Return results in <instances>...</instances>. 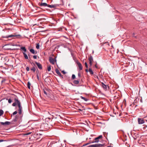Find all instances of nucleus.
<instances>
[{"label": "nucleus", "mask_w": 147, "mask_h": 147, "mask_svg": "<svg viewBox=\"0 0 147 147\" xmlns=\"http://www.w3.org/2000/svg\"><path fill=\"white\" fill-rule=\"evenodd\" d=\"M3 38H12L13 39L20 38L21 37V36L19 34H17L16 33H14L13 34L9 35L3 36H2Z\"/></svg>", "instance_id": "1"}, {"label": "nucleus", "mask_w": 147, "mask_h": 147, "mask_svg": "<svg viewBox=\"0 0 147 147\" xmlns=\"http://www.w3.org/2000/svg\"><path fill=\"white\" fill-rule=\"evenodd\" d=\"M89 61L90 67V68H89V71L90 72V74L91 75H93V72L92 71L91 67L92 65V62L93 61V58L90 55L89 57L88 58Z\"/></svg>", "instance_id": "2"}, {"label": "nucleus", "mask_w": 147, "mask_h": 147, "mask_svg": "<svg viewBox=\"0 0 147 147\" xmlns=\"http://www.w3.org/2000/svg\"><path fill=\"white\" fill-rule=\"evenodd\" d=\"M14 100L15 102L12 104V106L13 107H15L17 104L19 108V109H22V107L21 106V102L18 100V99L16 98H15L14 99Z\"/></svg>", "instance_id": "3"}, {"label": "nucleus", "mask_w": 147, "mask_h": 147, "mask_svg": "<svg viewBox=\"0 0 147 147\" xmlns=\"http://www.w3.org/2000/svg\"><path fill=\"white\" fill-rule=\"evenodd\" d=\"M14 100L15 102L12 104V106L13 107H15L17 104L19 108V109H22V107L21 106V102L18 100V99L16 98H15L14 99Z\"/></svg>", "instance_id": "4"}, {"label": "nucleus", "mask_w": 147, "mask_h": 147, "mask_svg": "<svg viewBox=\"0 0 147 147\" xmlns=\"http://www.w3.org/2000/svg\"><path fill=\"white\" fill-rule=\"evenodd\" d=\"M53 119V117H48L46 118L45 120V123L49 125V126H52L54 124V122L52 121Z\"/></svg>", "instance_id": "5"}, {"label": "nucleus", "mask_w": 147, "mask_h": 147, "mask_svg": "<svg viewBox=\"0 0 147 147\" xmlns=\"http://www.w3.org/2000/svg\"><path fill=\"white\" fill-rule=\"evenodd\" d=\"M49 125L45 123H42L40 125L41 128L43 129V130H47L49 128Z\"/></svg>", "instance_id": "6"}, {"label": "nucleus", "mask_w": 147, "mask_h": 147, "mask_svg": "<svg viewBox=\"0 0 147 147\" xmlns=\"http://www.w3.org/2000/svg\"><path fill=\"white\" fill-rule=\"evenodd\" d=\"M131 134L134 139L136 140L137 138L139 137V135L138 133L136 131H131Z\"/></svg>", "instance_id": "7"}, {"label": "nucleus", "mask_w": 147, "mask_h": 147, "mask_svg": "<svg viewBox=\"0 0 147 147\" xmlns=\"http://www.w3.org/2000/svg\"><path fill=\"white\" fill-rule=\"evenodd\" d=\"M0 59L1 61V64L4 63L5 64V62H7L9 61L8 57H0Z\"/></svg>", "instance_id": "8"}, {"label": "nucleus", "mask_w": 147, "mask_h": 147, "mask_svg": "<svg viewBox=\"0 0 147 147\" xmlns=\"http://www.w3.org/2000/svg\"><path fill=\"white\" fill-rule=\"evenodd\" d=\"M104 146L103 144H96L89 145L88 147H102Z\"/></svg>", "instance_id": "9"}, {"label": "nucleus", "mask_w": 147, "mask_h": 147, "mask_svg": "<svg viewBox=\"0 0 147 147\" xmlns=\"http://www.w3.org/2000/svg\"><path fill=\"white\" fill-rule=\"evenodd\" d=\"M61 4H55L54 5H50L48 4V7H49L51 8H55L56 7L59 6L60 5H61Z\"/></svg>", "instance_id": "10"}, {"label": "nucleus", "mask_w": 147, "mask_h": 147, "mask_svg": "<svg viewBox=\"0 0 147 147\" xmlns=\"http://www.w3.org/2000/svg\"><path fill=\"white\" fill-rule=\"evenodd\" d=\"M49 60L50 62L53 65L55 64V61H56L55 59L51 57H49Z\"/></svg>", "instance_id": "11"}, {"label": "nucleus", "mask_w": 147, "mask_h": 147, "mask_svg": "<svg viewBox=\"0 0 147 147\" xmlns=\"http://www.w3.org/2000/svg\"><path fill=\"white\" fill-rule=\"evenodd\" d=\"M47 97L49 99L52 100H55V98L54 95L52 94H48Z\"/></svg>", "instance_id": "12"}, {"label": "nucleus", "mask_w": 147, "mask_h": 147, "mask_svg": "<svg viewBox=\"0 0 147 147\" xmlns=\"http://www.w3.org/2000/svg\"><path fill=\"white\" fill-rule=\"evenodd\" d=\"M1 124L3 125H9L10 124H13L14 123L12 122H10L9 121H6L5 122H0Z\"/></svg>", "instance_id": "13"}, {"label": "nucleus", "mask_w": 147, "mask_h": 147, "mask_svg": "<svg viewBox=\"0 0 147 147\" xmlns=\"http://www.w3.org/2000/svg\"><path fill=\"white\" fill-rule=\"evenodd\" d=\"M55 71L56 73L60 77L61 79L63 78V76L61 75V73L59 71V70L57 69H55Z\"/></svg>", "instance_id": "14"}, {"label": "nucleus", "mask_w": 147, "mask_h": 147, "mask_svg": "<svg viewBox=\"0 0 147 147\" xmlns=\"http://www.w3.org/2000/svg\"><path fill=\"white\" fill-rule=\"evenodd\" d=\"M6 80V78H5L0 77V81H1L2 84H5Z\"/></svg>", "instance_id": "15"}, {"label": "nucleus", "mask_w": 147, "mask_h": 147, "mask_svg": "<svg viewBox=\"0 0 147 147\" xmlns=\"http://www.w3.org/2000/svg\"><path fill=\"white\" fill-rule=\"evenodd\" d=\"M35 64L37 65L38 69L40 70H41L42 69V65L39 63L37 62H35Z\"/></svg>", "instance_id": "16"}, {"label": "nucleus", "mask_w": 147, "mask_h": 147, "mask_svg": "<svg viewBox=\"0 0 147 147\" xmlns=\"http://www.w3.org/2000/svg\"><path fill=\"white\" fill-rule=\"evenodd\" d=\"M138 122L139 124H142L144 123V121L143 119L138 118Z\"/></svg>", "instance_id": "17"}, {"label": "nucleus", "mask_w": 147, "mask_h": 147, "mask_svg": "<svg viewBox=\"0 0 147 147\" xmlns=\"http://www.w3.org/2000/svg\"><path fill=\"white\" fill-rule=\"evenodd\" d=\"M76 63L78 66L80 70H82V66L81 64L78 61L76 62Z\"/></svg>", "instance_id": "18"}, {"label": "nucleus", "mask_w": 147, "mask_h": 147, "mask_svg": "<svg viewBox=\"0 0 147 147\" xmlns=\"http://www.w3.org/2000/svg\"><path fill=\"white\" fill-rule=\"evenodd\" d=\"M48 90L46 88H45L43 89V92L44 94H45L46 95L45 96L47 97L48 96V94L49 93L47 92Z\"/></svg>", "instance_id": "19"}, {"label": "nucleus", "mask_w": 147, "mask_h": 147, "mask_svg": "<svg viewBox=\"0 0 147 147\" xmlns=\"http://www.w3.org/2000/svg\"><path fill=\"white\" fill-rule=\"evenodd\" d=\"M101 86L105 90H107V85H105L103 82L101 83Z\"/></svg>", "instance_id": "20"}, {"label": "nucleus", "mask_w": 147, "mask_h": 147, "mask_svg": "<svg viewBox=\"0 0 147 147\" xmlns=\"http://www.w3.org/2000/svg\"><path fill=\"white\" fill-rule=\"evenodd\" d=\"M39 5L40 6H44V7H46V6L48 7V4H47L46 3H40V4L39 3Z\"/></svg>", "instance_id": "21"}, {"label": "nucleus", "mask_w": 147, "mask_h": 147, "mask_svg": "<svg viewBox=\"0 0 147 147\" xmlns=\"http://www.w3.org/2000/svg\"><path fill=\"white\" fill-rule=\"evenodd\" d=\"M19 117V116L18 115H17L15 116L14 119L13 121H12L11 122L13 123V122H16L18 121V119Z\"/></svg>", "instance_id": "22"}, {"label": "nucleus", "mask_w": 147, "mask_h": 147, "mask_svg": "<svg viewBox=\"0 0 147 147\" xmlns=\"http://www.w3.org/2000/svg\"><path fill=\"white\" fill-rule=\"evenodd\" d=\"M30 51L33 54H36L37 53V52L36 51H35L33 49H30Z\"/></svg>", "instance_id": "23"}, {"label": "nucleus", "mask_w": 147, "mask_h": 147, "mask_svg": "<svg viewBox=\"0 0 147 147\" xmlns=\"http://www.w3.org/2000/svg\"><path fill=\"white\" fill-rule=\"evenodd\" d=\"M98 139L97 138H95L91 142V143H96L98 142Z\"/></svg>", "instance_id": "24"}, {"label": "nucleus", "mask_w": 147, "mask_h": 147, "mask_svg": "<svg viewBox=\"0 0 147 147\" xmlns=\"http://www.w3.org/2000/svg\"><path fill=\"white\" fill-rule=\"evenodd\" d=\"M20 49L23 50L24 51V52L25 53L27 51V50L25 47H22L20 48Z\"/></svg>", "instance_id": "25"}, {"label": "nucleus", "mask_w": 147, "mask_h": 147, "mask_svg": "<svg viewBox=\"0 0 147 147\" xmlns=\"http://www.w3.org/2000/svg\"><path fill=\"white\" fill-rule=\"evenodd\" d=\"M24 56L25 58L26 59H28V57L27 54L24 52H23Z\"/></svg>", "instance_id": "26"}, {"label": "nucleus", "mask_w": 147, "mask_h": 147, "mask_svg": "<svg viewBox=\"0 0 147 147\" xmlns=\"http://www.w3.org/2000/svg\"><path fill=\"white\" fill-rule=\"evenodd\" d=\"M79 81L78 80H75L73 81V83L74 84H79Z\"/></svg>", "instance_id": "27"}, {"label": "nucleus", "mask_w": 147, "mask_h": 147, "mask_svg": "<svg viewBox=\"0 0 147 147\" xmlns=\"http://www.w3.org/2000/svg\"><path fill=\"white\" fill-rule=\"evenodd\" d=\"M80 97V98L81 99L84 100V101H88V99H87V98H85L84 97H83L82 96H81Z\"/></svg>", "instance_id": "28"}, {"label": "nucleus", "mask_w": 147, "mask_h": 147, "mask_svg": "<svg viewBox=\"0 0 147 147\" xmlns=\"http://www.w3.org/2000/svg\"><path fill=\"white\" fill-rule=\"evenodd\" d=\"M3 113H4L3 111L2 110L0 109V116H1L2 115H3Z\"/></svg>", "instance_id": "29"}, {"label": "nucleus", "mask_w": 147, "mask_h": 147, "mask_svg": "<svg viewBox=\"0 0 147 147\" xmlns=\"http://www.w3.org/2000/svg\"><path fill=\"white\" fill-rule=\"evenodd\" d=\"M30 70L32 71L33 72H34L35 71L36 69L34 67H33L31 68Z\"/></svg>", "instance_id": "30"}, {"label": "nucleus", "mask_w": 147, "mask_h": 147, "mask_svg": "<svg viewBox=\"0 0 147 147\" xmlns=\"http://www.w3.org/2000/svg\"><path fill=\"white\" fill-rule=\"evenodd\" d=\"M143 128L144 130H147V125H143Z\"/></svg>", "instance_id": "31"}, {"label": "nucleus", "mask_w": 147, "mask_h": 147, "mask_svg": "<svg viewBox=\"0 0 147 147\" xmlns=\"http://www.w3.org/2000/svg\"><path fill=\"white\" fill-rule=\"evenodd\" d=\"M30 82H28V84H27V86H28V88L29 89H30Z\"/></svg>", "instance_id": "32"}, {"label": "nucleus", "mask_w": 147, "mask_h": 147, "mask_svg": "<svg viewBox=\"0 0 147 147\" xmlns=\"http://www.w3.org/2000/svg\"><path fill=\"white\" fill-rule=\"evenodd\" d=\"M40 45L39 43H37L36 44V48L38 49H39Z\"/></svg>", "instance_id": "33"}, {"label": "nucleus", "mask_w": 147, "mask_h": 147, "mask_svg": "<svg viewBox=\"0 0 147 147\" xmlns=\"http://www.w3.org/2000/svg\"><path fill=\"white\" fill-rule=\"evenodd\" d=\"M22 109H18V113L19 114H21L22 113Z\"/></svg>", "instance_id": "34"}, {"label": "nucleus", "mask_w": 147, "mask_h": 147, "mask_svg": "<svg viewBox=\"0 0 147 147\" xmlns=\"http://www.w3.org/2000/svg\"><path fill=\"white\" fill-rule=\"evenodd\" d=\"M76 78V76L75 75L72 74L71 77L72 80H74Z\"/></svg>", "instance_id": "35"}, {"label": "nucleus", "mask_w": 147, "mask_h": 147, "mask_svg": "<svg viewBox=\"0 0 147 147\" xmlns=\"http://www.w3.org/2000/svg\"><path fill=\"white\" fill-rule=\"evenodd\" d=\"M47 69L48 71H50L51 70V66L50 65L48 66V67Z\"/></svg>", "instance_id": "36"}, {"label": "nucleus", "mask_w": 147, "mask_h": 147, "mask_svg": "<svg viewBox=\"0 0 147 147\" xmlns=\"http://www.w3.org/2000/svg\"><path fill=\"white\" fill-rule=\"evenodd\" d=\"M8 102L9 103H11L12 102V100L11 98H9L8 100Z\"/></svg>", "instance_id": "37"}, {"label": "nucleus", "mask_w": 147, "mask_h": 147, "mask_svg": "<svg viewBox=\"0 0 147 147\" xmlns=\"http://www.w3.org/2000/svg\"><path fill=\"white\" fill-rule=\"evenodd\" d=\"M17 113H18L17 111H16L13 113L12 115H15Z\"/></svg>", "instance_id": "38"}, {"label": "nucleus", "mask_w": 147, "mask_h": 147, "mask_svg": "<svg viewBox=\"0 0 147 147\" xmlns=\"http://www.w3.org/2000/svg\"><path fill=\"white\" fill-rule=\"evenodd\" d=\"M36 77H37V79L38 80H40V79H39V76H38V73L37 74H36Z\"/></svg>", "instance_id": "39"}, {"label": "nucleus", "mask_w": 147, "mask_h": 147, "mask_svg": "<svg viewBox=\"0 0 147 147\" xmlns=\"http://www.w3.org/2000/svg\"><path fill=\"white\" fill-rule=\"evenodd\" d=\"M85 66L87 68H88V65H87V63H86V62H85Z\"/></svg>", "instance_id": "40"}, {"label": "nucleus", "mask_w": 147, "mask_h": 147, "mask_svg": "<svg viewBox=\"0 0 147 147\" xmlns=\"http://www.w3.org/2000/svg\"><path fill=\"white\" fill-rule=\"evenodd\" d=\"M26 69L27 71H29L30 70L29 67H26Z\"/></svg>", "instance_id": "41"}, {"label": "nucleus", "mask_w": 147, "mask_h": 147, "mask_svg": "<svg viewBox=\"0 0 147 147\" xmlns=\"http://www.w3.org/2000/svg\"><path fill=\"white\" fill-rule=\"evenodd\" d=\"M102 137V135H100L99 136H98V137H97V139L98 138V139H100V138H101Z\"/></svg>", "instance_id": "42"}, {"label": "nucleus", "mask_w": 147, "mask_h": 147, "mask_svg": "<svg viewBox=\"0 0 147 147\" xmlns=\"http://www.w3.org/2000/svg\"><path fill=\"white\" fill-rule=\"evenodd\" d=\"M33 57L34 59H37V57L36 55H34L33 56Z\"/></svg>", "instance_id": "43"}, {"label": "nucleus", "mask_w": 147, "mask_h": 147, "mask_svg": "<svg viewBox=\"0 0 147 147\" xmlns=\"http://www.w3.org/2000/svg\"><path fill=\"white\" fill-rule=\"evenodd\" d=\"M3 31H4V32L6 31L7 32H8V30L7 29H5L3 30Z\"/></svg>", "instance_id": "44"}, {"label": "nucleus", "mask_w": 147, "mask_h": 147, "mask_svg": "<svg viewBox=\"0 0 147 147\" xmlns=\"http://www.w3.org/2000/svg\"><path fill=\"white\" fill-rule=\"evenodd\" d=\"M78 76L79 77H81V74L80 73V72H79L78 74Z\"/></svg>", "instance_id": "45"}, {"label": "nucleus", "mask_w": 147, "mask_h": 147, "mask_svg": "<svg viewBox=\"0 0 147 147\" xmlns=\"http://www.w3.org/2000/svg\"><path fill=\"white\" fill-rule=\"evenodd\" d=\"M96 64L95 65V67H96V68H98V66L96 65H97V63H96Z\"/></svg>", "instance_id": "46"}, {"label": "nucleus", "mask_w": 147, "mask_h": 147, "mask_svg": "<svg viewBox=\"0 0 147 147\" xmlns=\"http://www.w3.org/2000/svg\"><path fill=\"white\" fill-rule=\"evenodd\" d=\"M62 72L63 74H65L66 73V72H65V71H62Z\"/></svg>", "instance_id": "47"}, {"label": "nucleus", "mask_w": 147, "mask_h": 147, "mask_svg": "<svg viewBox=\"0 0 147 147\" xmlns=\"http://www.w3.org/2000/svg\"><path fill=\"white\" fill-rule=\"evenodd\" d=\"M89 144V143H87V144H84V145H83V146H86V145H87L88 144Z\"/></svg>", "instance_id": "48"}, {"label": "nucleus", "mask_w": 147, "mask_h": 147, "mask_svg": "<svg viewBox=\"0 0 147 147\" xmlns=\"http://www.w3.org/2000/svg\"><path fill=\"white\" fill-rule=\"evenodd\" d=\"M4 141V140H0V143L3 142Z\"/></svg>", "instance_id": "49"}, {"label": "nucleus", "mask_w": 147, "mask_h": 147, "mask_svg": "<svg viewBox=\"0 0 147 147\" xmlns=\"http://www.w3.org/2000/svg\"><path fill=\"white\" fill-rule=\"evenodd\" d=\"M85 71H86V72H88L89 71V70H88L87 68L86 69Z\"/></svg>", "instance_id": "50"}, {"label": "nucleus", "mask_w": 147, "mask_h": 147, "mask_svg": "<svg viewBox=\"0 0 147 147\" xmlns=\"http://www.w3.org/2000/svg\"><path fill=\"white\" fill-rule=\"evenodd\" d=\"M30 63L31 64H33L34 66H35V64L34 63H33V62H32V63L30 62Z\"/></svg>", "instance_id": "51"}, {"label": "nucleus", "mask_w": 147, "mask_h": 147, "mask_svg": "<svg viewBox=\"0 0 147 147\" xmlns=\"http://www.w3.org/2000/svg\"><path fill=\"white\" fill-rule=\"evenodd\" d=\"M98 124H101L102 123L101 122H98Z\"/></svg>", "instance_id": "52"}, {"label": "nucleus", "mask_w": 147, "mask_h": 147, "mask_svg": "<svg viewBox=\"0 0 147 147\" xmlns=\"http://www.w3.org/2000/svg\"><path fill=\"white\" fill-rule=\"evenodd\" d=\"M107 147H111V146H107Z\"/></svg>", "instance_id": "53"}, {"label": "nucleus", "mask_w": 147, "mask_h": 147, "mask_svg": "<svg viewBox=\"0 0 147 147\" xmlns=\"http://www.w3.org/2000/svg\"><path fill=\"white\" fill-rule=\"evenodd\" d=\"M12 95H14V96H15V95H14V94H12ZM15 96H16L15 95Z\"/></svg>", "instance_id": "54"}, {"label": "nucleus", "mask_w": 147, "mask_h": 147, "mask_svg": "<svg viewBox=\"0 0 147 147\" xmlns=\"http://www.w3.org/2000/svg\"><path fill=\"white\" fill-rule=\"evenodd\" d=\"M97 36H99V35H98H98H97Z\"/></svg>", "instance_id": "55"}, {"label": "nucleus", "mask_w": 147, "mask_h": 147, "mask_svg": "<svg viewBox=\"0 0 147 147\" xmlns=\"http://www.w3.org/2000/svg\"><path fill=\"white\" fill-rule=\"evenodd\" d=\"M62 1H63V0H62Z\"/></svg>", "instance_id": "56"}]
</instances>
